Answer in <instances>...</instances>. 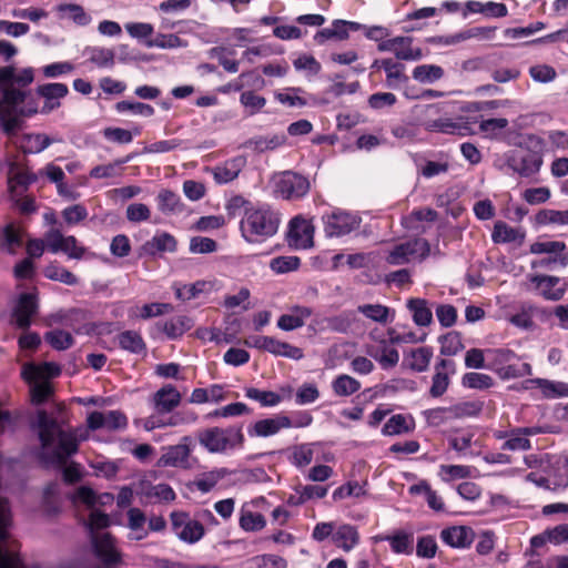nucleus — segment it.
I'll list each match as a JSON object with an SVG mask.
<instances>
[{"instance_id":"obj_1","label":"nucleus","mask_w":568,"mask_h":568,"mask_svg":"<svg viewBox=\"0 0 568 568\" xmlns=\"http://www.w3.org/2000/svg\"><path fill=\"white\" fill-rule=\"evenodd\" d=\"M31 429L40 442L39 459L47 466L62 468L64 483L80 481L82 478L80 464L64 465L78 453L80 442L87 439V432L82 428L63 429L60 422L44 409L37 412Z\"/></svg>"},{"instance_id":"obj_2","label":"nucleus","mask_w":568,"mask_h":568,"mask_svg":"<svg viewBox=\"0 0 568 568\" xmlns=\"http://www.w3.org/2000/svg\"><path fill=\"white\" fill-rule=\"evenodd\" d=\"M33 78L32 68H24L20 72L11 65L0 68V126L9 136L21 128L20 116H31L38 112L37 102L26 89Z\"/></svg>"},{"instance_id":"obj_3","label":"nucleus","mask_w":568,"mask_h":568,"mask_svg":"<svg viewBox=\"0 0 568 568\" xmlns=\"http://www.w3.org/2000/svg\"><path fill=\"white\" fill-rule=\"evenodd\" d=\"M233 203L244 206L240 231L247 243H263L277 233L281 223L280 214L268 204L252 203L241 196L234 197Z\"/></svg>"},{"instance_id":"obj_4","label":"nucleus","mask_w":568,"mask_h":568,"mask_svg":"<svg viewBox=\"0 0 568 568\" xmlns=\"http://www.w3.org/2000/svg\"><path fill=\"white\" fill-rule=\"evenodd\" d=\"M109 525V516L97 509L91 511L89 519L85 523V527L90 532L94 556L106 568L113 567L121 559V556L114 546V540L111 537V535L108 532L99 534L95 531L99 529L106 528Z\"/></svg>"},{"instance_id":"obj_5","label":"nucleus","mask_w":568,"mask_h":568,"mask_svg":"<svg viewBox=\"0 0 568 568\" xmlns=\"http://www.w3.org/2000/svg\"><path fill=\"white\" fill-rule=\"evenodd\" d=\"M528 142L536 151H514L507 158V165L521 176L528 178L539 172L542 165L541 152L545 149V141L536 134L528 136Z\"/></svg>"},{"instance_id":"obj_6","label":"nucleus","mask_w":568,"mask_h":568,"mask_svg":"<svg viewBox=\"0 0 568 568\" xmlns=\"http://www.w3.org/2000/svg\"><path fill=\"white\" fill-rule=\"evenodd\" d=\"M244 440L241 428L212 427L199 435L200 444L210 453L221 454L241 447Z\"/></svg>"},{"instance_id":"obj_7","label":"nucleus","mask_w":568,"mask_h":568,"mask_svg":"<svg viewBox=\"0 0 568 568\" xmlns=\"http://www.w3.org/2000/svg\"><path fill=\"white\" fill-rule=\"evenodd\" d=\"M274 193L284 200L303 197L310 190L308 180L297 173L285 171L273 178Z\"/></svg>"},{"instance_id":"obj_8","label":"nucleus","mask_w":568,"mask_h":568,"mask_svg":"<svg viewBox=\"0 0 568 568\" xmlns=\"http://www.w3.org/2000/svg\"><path fill=\"white\" fill-rule=\"evenodd\" d=\"M170 519L173 532L185 544H196L205 534L204 526L200 521L191 518L190 514L185 511H172Z\"/></svg>"},{"instance_id":"obj_9","label":"nucleus","mask_w":568,"mask_h":568,"mask_svg":"<svg viewBox=\"0 0 568 568\" xmlns=\"http://www.w3.org/2000/svg\"><path fill=\"white\" fill-rule=\"evenodd\" d=\"M429 253L428 242L424 239H414L395 245L386 255L389 265L407 264L415 258H425Z\"/></svg>"},{"instance_id":"obj_10","label":"nucleus","mask_w":568,"mask_h":568,"mask_svg":"<svg viewBox=\"0 0 568 568\" xmlns=\"http://www.w3.org/2000/svg\"><path fill=\"white\" fill-rule=\"evenodd\" d=\"M324 231L328 237H339L359 227L362 219L345 211H334L323 216Z\"/></svg>"},{"instance_id":"obj_11","label":"nucleus","mask_w":568,"mask_h":568,"mask_svg":"<svg viewBox=\"0 0 568 568\" xmlns=\"http://www.w3.org/2000/svg\"><path fill=\"white\" fill-rule=\"evenodd\" d=\"M314 227L307 220L296 216L291 220L287 241L291 247L306 250L313 246Z\"/></svg>"},{"instance_id":"obj_12","label":"nucleus","mask_w":568,"mask_h":568,"mask_svg":"<svg viewBox=\"0 0 568 568\" xmlns=\"http://www.w3.org/2000/svg\"><path fill=\"white\" fill-rule=\"evenodd\" d=\"M38 175L29 171L18 170L14 162L9 163L8 172V193L9 199H16L18 195H23L29 185L37 182Z\"/></svg>"},{"instance_id":"obj_13","label":"nucleus","mask_w":568,"mask_h":568,"mask_svg":"<svg viewBox=\"0 0 568 568\" xmlns=\"http://www.w3.org/2000/svg\"><path fill=\"white\" fill-rule=\"evenodd\" d=\"M37 93L44 99L40 113L49 114L60 108V100L68 95L69 88L67 84L59 82L45 83L37 88Z\"/></svg>"},{"instance_id":"obj_14","label":"nucleus","mask_w":568,"mask_h":568,"mask_svg":"<svg viewBox=\"0 0 568 568\" xmlns=\"http://www.w3.org/2000/svg\"><path fill=\"white\" fill-rule=\"evenodd\" d=\"M38 311L37 295L33 293L20 294L12 313L14 324L19 328H28L31 325V318Z\"/></svg>"},{"instance_id":"obj_15","label":"nucleus","mask_w":568,"mask_h":568,"mask_svg":"<svg viewBox=\"0 0 568 568\" xmlns=\"http://www.w3.org/2000/svg\"><path fill=\"white\" fill-rule=\"evenodd\" d=\"M455 374V362L452 359H440L435 365V374L433 376L429 394L432 397H440L449 386V375Z\"/></svg>"},{"instance_id":"obj_16","label":"nucleus","mask_w":568,"mask_h":568,"mask_svg":"<svg viewBox=\"0 0 568 568\" xmlns=\"http://www.w3.org/2000/svg\"><path fill=\"white\" fill-rule=\"evenodd\" d=\"M152 402L156 413L169 414L180 405L181 394L175 386L166 384L154 393Z\"/></svg>"},{"instance_id":"obj_17","label":"nucleus","mask_w":568,"mask_h":568,"mask_svg":"<svg viewBox=\"0 0 568 568\" xmlns=\"http://www.w3.org/2000/svg\"><path fill=\"white\" fill-rule=\"evenodd\" d=\"M190 442L191 438L189 436H184L180 444L170 446L161 456L160 464L165 467H186L191 454V449L189 447Z\"/></svg>"},{"instance_id":"obj_18","label":"nucleus","mask_w":568,"mask_h":568,"mask_svg":"<svg viewBox=\"0 0 568 568\" xmlns=\"http://www.w3.org/2000/svg\"><path fill=\"white\" fill-rule=\"evenodd\" d=\"M375 541H388L390 549L397 555H410L414 550V535L405 530H396L392 535H377Z\"/></svg>"},{"instance_id":"obj_19","label":"nucleus","mask_w":568,"mask_h":568,"mask_svg":"<svg viewBox=\"0 0 568 568\" xmlns=\"http://www.w3.org/2000/svg\"><path fill=\"white\" fill-rule=\"evenodd\" d=\"M193 326V321L185 315H178L165 321H160L155 327L165 334L169 339H178L182 337Z\"/></svg>"},{"instance_id":"obj_20","label":"nucleus","mask_w":568,"mask_h":568,"mask_svg":"<svg viewBox=\"0 0 568 568\" xmlns=\"http://www.w3.org/2000/svg\"><path fill=\"white\" fill-rule=\"evenodd\" d=\"M440 538L453 548H467L474 540V531L466 526H452L442 530Z\"/></svg>"},{"instance_id":"obj_21","label":"nucleus","mask_w":568,"mask_h":568,"mask_svg":"<svg viewBox=\"0 0 568 568\" xmlns=\"http://www.w3.org/2000/svg\"><path fill=\"white\" fill-rule=\"evenodd\" d=\"M361 540L356 526L351 524H341L335 527L333 534V544L345 552L353 550Z\"/></svg>"},{"instance_id":"obj_22","label":"nucleus","mask_w":568,"mask_h":568,"mask_svg":"<svg viewBox=\"0 0 568 568\" xmlns=\"http://www.w3.org/2000/svg\"><path fill=\"white\" fill-rule=\"evenodd\" d=\"M313 311L311 307L295 305L291 308V312L283 314L277 320V327L285 332H291L304 326L305 321L311 317Z\"/></svg>"},{"instance_id":"obj_23","label":"nucleus","mask_w":568,"mask_h":568,"mask_svg":"<svg viewBox=\"0 0 568 568\" xmlns=\"http://www.w3.org/2000/svg\"><path fill=\"white\" fill-rule=\"evenodd\" d=\"M246 160L244 156H235L212 170L214 180L219 184H226L236 179L244 168Z\"/></svg>"},{"instance_id":"obj_24","label":"nucleus","mask_w":568,"mask_h":568,"mask_svg":"<svg viewBox=\"0 0 568 568\" xmlns=\"http://www.w3.org/2000/svg\"><path fill=\"white\" fill-rule=\"evenodd\" d=\"M540 290L541 296L547 301H559L566 293L565 287H558L560 278L550 275H535L530 278Z\"/></svg>"},{"instance_id":"obj_25","label":"nucleus","mask_w":568,"mask_h":568,"mask_svg":"<svg viewBox=\"0 0 568 568\" xmlns=\"http://www.w3.org/2000/svg\"><path fill=\"white\" fill-rule=\"evenodd\" d=\"M286 134L281 133H268L265 135H255L246 142V146L255 152L264 153L274 151L286 144Z\"/></svg>"},{"instance_id":"obj_26","label":"nucleus","mask_w":568,"mask_h":568,"mask_svg":"<svg viewBox=\"0 0 568 568\" xmlns=\"http://www.w3.org/2000/svg\"><path fill=\"white\" fill-rule=\"evenodd\" d=\"M284 425L283 414H278L274 417L255 422L253 425L248 426L247 434L250 437H270L285 429Z\"/></svg>"},{"instance_id":"obj_27","label":"nucleus","mask_w":568,"mask_h":568,"mask_svg":"<svg viewBox=\"0 0 568 568\" xmlns=\"http://www.w3.org/2000/svg\"><path fill=\"white\" fill-rule=\"evenodd\" d=\"M357 312L365 316L367 320L381 325L392 323L395 318V311L383 304H361L357 306Z\"/></svg>"},{"instance_id":"obj_28","label":"nucleus","mask_w":568,"mask_h":568,"mask_svg":"<svg viewBox=\"0 0 568 568\" xmlns=\"http://www.w3.org/2000/svg\"><path fill=\"white\" fill-rule=\"evenodd\" d=\"M381 68L386 73V87L389 89H398L408 81V77L404 73L405 65L393 59H382Z\"/></svg>"},{"instance_id":"obj_29","label":"nucleus","mask_w":568,"mask_h":568,"mask_svg":"<svg viewBox=\"0 0 568 568\" xmlns=\"http://www.w3.org/2000/svg\"><path fill=\"white\" fill-rule=\"evenodd\" d=\"M156 203L164 215H179L184 211L180 195L171 190H161L156 195Z\"/></svg>"},{"instance_id":"obj_30","label":"nucleus","mask_w":568,"mask_h":568,"mask_svg":"<svg viewBox=\"0 0 568 568\" xmlns=\"http://www.w3.org/2000/svg\"><path fill=\"white\" fill-rule=\"evenodd\" d=\"M143 247L148 254L152 255L164 252L173 253L176 251L178 242L172 234L161 232L148 241Z\"/></svg>"},{"instance_id":"obj_31","label":"nucleus","mask_w":568,"mask_h":568,"mask_svg":"<svg viewBox=\"0 0 568 568\" xmlns=\"http://www.w3.org/2000/svg\"><path fill=\"white\" fill-rule=\"evenodd\" d=\"M525 239V232L519 227H513L503 221H498L494 225L491 233V240L494 243H523Z\"/></svg>"},{"instance_id":"obj_32","label":"nucleus","mask_w":568,"mask_h":568,"mask_svg":"<svg viewBox=\"0 0 568 568\" xmlns=\"http://www.w3.org/2000/svg\"><path fill=\"white\" fill-rule=\"evenodd\" d=\"M426 128L432 132L457 135H466L469 131L466 123L455 121L449 118H439L437 120L428 121Z\"/></svg>"},{"instance_id":"obj_33","label":"nucleus","mask_w":568,"mask_h":568,"mask_svg":"<svg viewBox=\"0 0 568 568\" xmlns=\"http://www.w3.org/2000/svg\"><path fill=\"white\" fill-rule=\"evenodd\" d=\"M367 354L377 361L383 369L395 367L399 361L398 351L387 346L385 342H383L381 347H368Z\"/></svg>"},{"instance_id":"obj_34","label":"nucleus","mask_w":568,"mask_h":568,"mask_svg":"<svg viewBox=\"0 0 568 568\" xmlns=\"http://www.w3.org/2000/svg\"><path fill=\"white\" fill-rule=\"evenodd\" d=\"M539 308L530 303H523L518 312L511 314L508 318L509 323L524 331H532L535 328L534 315Z\"/></svg>"},{"instance_id":"obj_35","label":"nucleus","mask_w":568,"mask_h":568,"mask_svg":"<svg viewBox=\"0 0 568 568\" xmlns=\"http://www.w3.org/2000/svg\"><path fill=\"white\" fill-rule=\"evenodd\" d=\"M55 140L43 133L24 134L20 141V149L27 154H37L49 148Z\"/></svg>"},{"instance_id":"obj_36","label":"nucleus","mask_w":568,"mask_h":568,"mask_svg":"<svg viewBox=\"0 0 568 568\" xmlns=\"http://www.w3.org/2000/svg\"><path fill=\"white\" fill-rule=\"evenodd\" d=\"M413 39L409 37H395V44L393 53L398 60L417 61L423 58L420 48L412 45Z\"/></svg>"},{"instance_id":"obj_37","label":"nucleus","mask_w":568,"mask_h":568,"mask_svg":"<svg viewBox=\"0 0 568 568\" xmlns=\"http://www.w3.org/2000/svg\"><path fill=\"white\" fill-rule=\"evenodd\" d=\"M231 474L232 470H230L229 468H215L213 470L202 474L199 478H196L194 480V486L202 494H206L210 493L220 480H222L223 478Z\"/></svg>"},{"instance_id":"obj_38","label":"nucleus","mask_w":568,"mask_h":568,"mask_svg":"<svg viewBox=\"0 0 568 568\" xmlns=\"http://www.w3.org/2000/svg\"><path fill=\"white\" fill-rule=\"evenodd\" d=\"M1 247L9 254H16L23 243V230L13 223L7 224L1 232Z\"/></svg>"},{"instance_id":"obj_39","label":"nucleus","mask_w":568,"mask_h":568,"mask_svg":"<svg viewBox=\"0 0 568 568\" xmlns=\"http://www.w3.org/2000/svg\"><path fill=\"white\" fill-rule=\"evenodd\" d=\"M487 369L497 373L508 362L518 359L517 354L509 348H487Z\"/></svg>"},{"instance_id":"obj_40","label":"nucleus","mask_w":568,"mask_h":568,"mask_svg":"<svg viewBox=\"0 0 568 568\" xmlns=\"http://www.w3.org/2000/svg\"><path fill=\"white\" fill-rule=\"evenodd\" d=\"M484 403L480 400H462L447 407L449 418L476 417L483 410Z\"/></svg>"},{"instance_id":"obj_41","label":"nucleus","mask_w":568,"mask_h":568,"mask_svg":"<svg viewBox=\"0 0 568 568\" xmlns=\"http://www.w3.org/2000/svg\"><path fill=\"white\" fill-rule=\"evenodd\" d=\"M239 525L245 531H258L266 526V520L262 514L253 511L244 505L240 509Z\"/></svg>"},{"instance_id":"obj_42","label":"nucleus","mask_w":568,"mask_h":568,"mask_svg":"<svg viewBox=\"0 0 568 568\" xmlns=\"http://www.w3.org/2000/svg\"><path fill=\"white\" fill-rule=\"evenodd\" d=\"M536 222L541 226H568V209H544L536 214Z\"/></svg>"},{"instance_id":"obj_43","label":"nucleus","mask_w":568,"mask_h":568,"mask_svg":"<svg viewBox=\"0 0 568 568\" xmlns=\"http://www.w3.org/2000/svg\"><path fill=\"white\" fill-rule=\"evenodd\" d=\"M407 307L412 312L413 321L418 326H427L433 321V313L427 306V302L422 298H410Z\"/></svg>"},{"instance_id":"obj_44","label":"nucleus","mask_w":568,"mask_h":568,"mask_svg":"<svg viewBox=\"0 0 568 568\" xmlns=\"http://www.w3.org/2000/svg\"><path fill=\"white\" fill-rule=\"evenodd\" d=\"M118 341L122 349L133 354H142L146 349L141 334L135 331H124L120 333Z\"/></svg>"},{"instance_id":"obj_45","label":"nucleus","mask_w":568,"mask_h":568,"mask_svg":"<svg viewBox=\"0 0 568 568\" xmlns=\"http://www.w3.org/2000/svg\"><path fill=\"white\" fill-rule=\"evenodd\" d=\"M535 383L546 398L555 399L568 397V383L549 381L545 378H537Z\"/></svg>"},{"instance_id":"obj_46","label":"nucleus","mask_w":568,"mask_h":568,"mask_svg":"<svg viewBox=\"0 0 568 568\" xmlns=\"http://www.w3.org/2000/svg\"><path fill=\"white\" fill-rule=\"evenodd\" d=\"M59 373V367L53 363H44L42 366L27 364L22 368L21 376L24 381L32 382L40 379L43 375L58 376Z\"/></svg>"},{"instance_id":"obj_47","label":"nucleus","mask_w":568,"mask_h":568,"mask_svg":"<svg viewBox=\"0 0 568 568\" xmlns=\"http://www.w3.org/2000/svg\"><path fill=\"white\" fill-rule=\"evenodd\" d=\"M444 77V70L436 64H420L414 68L413 78L419 83L432 84Z\"/></svg>"},{"instance_id":"obj_48","label":"nucleus","mask_w":568,"mask_h":568,"mask_svg":"<svg viewBox=\"0 0 568 568\" xmlns=\"http://www.w3.org/2000/svg\"><path fill=\"white\" fill-rule=\"evenodd\" d=\"M213 285L210 282L197 281L193 284H185L175 288V296L181 301H190L203 293H209Z\"/></svg>"},{"instance_id":"obj_49","label":"nucleus","mask_w":568,"mask_h":568,"mask_svg":"<svg viewBox=\"0 0 568 568\" xmlns=\"http://www.w3.org/2000/svg\"><path fill=\"white\" fill-rule=\"evenodd\" d=\"M332 388L335 395L346 397L358 392L361 383L349 375L342 374L332 382Z\"/></svg>"},{"instance_id":"obj_50","label":"nucleus","mask_w":568,"mask_h":568,"mask_svg":"<svg viewBox=\"0 0 568 568\" xmlns=\"http://www.w3.org/2000/svg\"><path fill=\"white\" fill-rule=\"evenodd\" d=\"M43 274L47 278L63 283L65 285L72 286L78 284V277L58 263H51L45 266Z\"/></svg>"},{"instance_id":"obj_51","label":"nucleus","mask_w":568,"mask_h":568,"mask_svg":"<svg viewBox=\"0 0 568 568\" xmlns=\"http://www.w3.org/2000/svg\"><path fill=\"white\" fill-rule=\"evenodd\" d=\"M245 80L251 81L252 85L256 87V88H263L264 83H265L264 79L261 75H258L256 72L247 71V72H242L236 80L224 85L221 91L223 93H229L231 91L240 92L246 85Z\"/></svg>"},{"instance_id":"obj_52","label":"nucleus","mask_w":568,"mask_h":568,"mask_svg":"<svg viewBox=\"0 0 568 568\" xmlns=\"http://www.w3.org/2000/svg\"><path fill=\"white\" fill-rule=\"evenodd\" d=\"M300 93H303V90L301 88H286L283 91H276L274 92V98L277 102L281 104H284L290 108H302L307 105V101L300 95Z\"/></svg>"},{"instance_id":"obj_53","label":"nucleus","mask_w":568,"mask_h":568,"mask_svg":"<svg viewBox=\"0 0 568 568\" xmlns=\"http://www.w3.org/2000/svg\"><path fill=\"white\" fill-rule=\"evenodd\" d=\"M240 103L247 115L252 116L260 113L266 105V99L256 94L252 90L243 91L240 95Z\"/></svg>"},{"instance_id":"obj_54","label":"nucleus","mask_w":568,"mask_h":568,"mask_svg":"<svg viewBox=\"0 0 568 568\" xmlns=\"http://www.w3.org/2000/svg\"><path fill=\"white\" fill-rule=\"evenodd\" d=\"M245 396L258 402L263 407H275L282 402V396L272 390H262L255 387L245 389Z\"/></svg>"},{"instance_id":"obj_55","label":"nucleus","mask_w":568,"mask_h":568,"mask_svg":"<svg viewBox=\"0 0 568 568\" xmlns=\"http://www.w3.org/2000/svg\"><path fill=\"white\" fill-rule=\"evenodd\" d=\"M529 252L531 254L540 255H557L568 253L567 245L560 241H538L530 245Z\"/></svg>"},{"instance_id":"obj_56","label":"nucleus","mask_w":568,"mask_h":568,"mask_svg":"<svg viewBox=\"0 0 568 568\" xmlns=\"http://www.w3.org/2000/svg\"><path fill=\"white\" fill-rule=\"evenodd\" d=\"M433 357V351L429 347H419L412 351L409 355L408 366L418 373L425 372Z\"/></svg>"},{"instance_id":"obj_57","label":"nucleus","mask_w":568,"mask_h":568,"mask_svg":"<svg viewBox=\"0 0 568 568\" xmlns=\"http://www.w3.org/2000/svg\"><path fill=\"white\" fill-rule=\"evenodd\" d=\"M115 110L119 113H132L134 115H141L150 118L154 114V108L143 102L134 101H120L115 104Z\"/></svg>"},{"instance_id":"obj_58","label":"nucleus","mask_w":568,"mask_h":568,"mask_svg":"<svg viewBox=\"0 0 568 568\" xmlns=\"http://www.w3.org/2000/svg\"><path fill=\"white\" fill-rule=\"evenodd\" d=\"M59 12L65 13L69 19H71L75 24L85 27L88 26L92 18L85 10L79 6L73 3L60 4L58 7Z\"/></svg>"},{"instance_id":"obj_59","label":"nucleus","mask_w":568,"mask_h":568,"mask_svg":"<svg viewBox=\"0 0 568 568\" xmlns=\"http://www.w3.org/2000/svg\"><path fill=\"white\" fill-rule=\"evenodd\" d=\"M124 28L128 34L138 41L145 44L146 41H152L150 38L154 33V27L148 22H126Z\"/></svg>"},{"instance_id":"obj_60","label":"nucleus","mask_w":568,"mask_h":568,"mask_svg":"<svg viewBox=\"0 0 568 568\" xmlns=\"http://www.w3.org/2000/svg\"><path fill=\"white\" fill-rule=\"evenodd\" d=\"M464 387L470 389H488L494 386V379L491 376L483 373H466L462 378Z\"/></svg>"},{"instance_id":"obj_61","label":"nucleus","mask_w":568,"mask_h":568,"mask_svg":"<svg viewBox=\"0 0 568 568\" xmlns=\"http://www.w3.org/2000/svg\"><path fill=\"white\" fill-rule=\"evenodd\" d=\"M408 418L405 415H393L383 426L382 433L385 436H394L409 432Z\"/></svg>"},{"instance_id":"obj_62","label":"nucleus","mask_w":568,"mask_h":568,"mask_svg":"<svg viewBox=\"0 0 568 568\" xmlns=\"http://www.w3.org/2000/svg\"><path fill=\"white\" fill-rule=\"evenodd\" d=\"M31 400L34 405H41L47 402L53 394L52 385L48 381H32L29 382Z\"/></svg>"},{"instance_id":"obj_63","label":"nucleus","mask_w":568,"mask_h":568,"mask_svg":"<svg viewBox=\"0 0 568 568\" xmlns=\"http://www.w3.org/2000/svg\"><path fill=\"white\" fill-rule=\"evenodd\" d=\"M531 268H546L555 271L556 268H564L568 265V253H561L557 255H548L547 257L534 260L531 262Z\"/></svg>"},{"instance_id":"obj_64","label":"nucleus","mask_w":568,"mask_h":568,"mask_svg":"<svg viewBox=\"0 0 568 568\" xmlns=\"http://www.w3.org/2000/svg\"><path fill=\"white\" fill-rule=\"evenodd\" d=\"M45 341L57 351H64L72 346L73 337L63 329H53L44 335Z\"/></svg>"}]
</instances>
